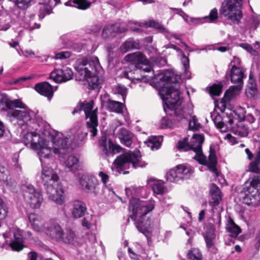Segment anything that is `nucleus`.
<instances>
[{
    "label": "nucleus",
    "instance_id": "f257e3e1",
    "mask_svg": "<svg viewBox=\"0 0 260 260\" xmlns=\"http://www.w3.org/2000/svg\"><path fill=\"white\" fill-rule=\"evenodd\" d=\"M155 207L154 201H143L136 198L129 201V209L132 212L130 217L135 221L138 230L148 237L152 232V221L147 215L152 211Z\"/></svg>",
    "mask_w": 260,
    "mask_h": 260
},
{
    "label": "nucleus",
    "instance_id": "f03ea898",
    "mask_svg": "<svg viewBox=\"0 0 260 260\" xmlns=\"http://www.w3.org/2000/svg\"><path fill=\"white\" fill-rule=\"evenodd\" d=\"M174 73L170 71H165L154 75V79L160 86L158 92L164 102V110L167 107L171 108L175 103H178L179 92L177 87L178 85L173 83Z\"/></svg>",
    "mask_w": 260,
    "mask_h": 260
},
{
    "label": "nucleus",
    "instance_id": "7ed1b4c3",
    "mask_svg": "<svg viewBox=\"0 0 260 260\" xmlns=\"http://www.w3.org/2000/svg\"><path fill=\"white\" fill-rule=\"evenodd\" d=\"M41 178L49 199L57 205L64 204L66 201L64 191L58 175L53 169L43 167Z\"/></svg>",
    "mask_w": 260,
    "mask_h": 260
},
{
    "label": "nucleus",
    "instance_id": "20e7f679",
    "mask_svg": "<svg viewBox=\"0 0 260 260\" xmlns=\"http://www.w3.org/2000/svg\"><path fill=\"white\" fill-rule=\"evenodd\" d=\"M204 141V137L201 135H194L189 143L190 149L196 153L193 158L200 164L206 165L215 177L220 176V173L216 168L217 159L214 151H210L208 157L207 158L202 153V145Z\"/></svg>",
    "mask_w": 260,
    "mask_h": 260
},
{
    "label": "nucleus",
    "instance_id": "39448f33",
    "mask_svg": "<svg viewBox=\"0 0 260 260\" xmlns=\"http://www.w3.org/2000/svg\"><path fill=\"white\" fill-rule=\"evenodd\" d=\"M22 140L25 146L37 152L42 165L43 159L49 158L52 156V151L49 146V141L41 138L37 133H27L23 136Z\"/></svg>",
    "mask_w": 260,
    "mask_h": 260
},
{
    "label": "nucleus",
    "instance_id": "423d86ee",
    "mask_svg": "<svg viewBox=\"0 0 260 260\" xmlns=\"http://www.w3.org/2000/svg\"><path fill=\"white\" fill-rule=\"evenodd\" d=\"M80 80H85L89 76L99 73L102 70L99 59L96 56L79 59L75 67Z\"/></svg>",
    "mask_w": 260,
    "mask_h": 260
},
{
    "label": "nucleus",
    "instance_id": "0eeeda50",
    "mask_svg": "<svg viewBox=\"0 0 260 260\" xmlns=\"http://www.w3.org/2000/svg\"><path fill=\"white\" fill-rule=\"evenodd\" d=\"M243 0H223L219 9V15L228 20L238 23L242 17Z\"/></svg>",
    "mask_w": 260,
    "mask_h": 260
},
{
    "label": "nucleus",
    "instance_id": "6e6552de",
    "mask_svg": "<svg viewBox=\"0 0 260 260\" xmlns=\"http://www.w3.org/2000/svg\"><path fill=\"white\" fill-rule=\"evenodd\" d=\"M94 101L91 100L89 102L84 101L79 104L75 108L73 111V114L83 110L87 119L86 125L91 133V136L94 137L97 135V126H98V121L97 116L98 108L93 109Z\"/></svg>",
    "mask_w": 260,
    "mask_h": 260
},
{
    "label": "nucleus",
    "instance_id": "1a4fd4ad",
    "mask_svg": "<svg viewBox=\"0 0 260 260\" xmlns=\"http://www.w3.org/2000/svg\"><path fill=\"white\" fill-rule=\"evenodd\" d=\"M258 185H260V176H254L250 182L244 184L243 191L247 204L253 206L260 205V192L257 188Z\"/></svg>",
    "mask_w": 260,
    "mask_h": 260
},
{
    "label": "nucleus",
    "instance_id": "9d476101",
    "mask_svg": "<svg viewBox=\"0 0 260 260\" xmlns=\"http://www.w3.org/2000/svg\"><path fill=\"white\" fill-rule=\"evenodd\" d=\"M141 156L139 153L131 151L124 153L117 156L113 162V166L118 172L128 169L142 167L140 165Z\"/></svg>",
    "mask_w": 260,
    "mask_h": 260
},
{
    "label": "nucleus",
    "instance_id": "9b49d317",
    "mask_svg": "<svg viewBox=\"0 0 260 260\" xmlns=\"http://www.w3.org/2000/svg\"><path fill=\"white\" fill-rule=\"evenodd\" d=\"M30 232L26 233L17 228H12L3 234L6 242H9V245L13 250L19 251L24 247V236L30 237Z\"/></svg>",
    "mask_w": 260,
    "mask_h": 260
},
{
    "label": "nucleus",
    "instance_id": "f8f14e48",
    "mask_svg": "<svg viewBox=\"0 0 260 260\" xmlns=\"http://www.w3.org/2000/svg\"><path fill=\"white\" fill-rule=\"evenodd\" d=\"M52 141L49 143L52 153L59 156L66 154L72 146L71 140L65 137L61 133L57 132L51 137Z\"/></svg>",
    "mask_w": 260,
    "mask_h": 260
},
{
    "label": "nucleus",
    "instance_id": "ddd939ff",
    "mask_svg": "<svg viewBox=\"0 0 260 260\" xmlns=\"http://www.w3.org/2000/svg\"><path fill=\"white\" fill-rule=\"evenodd\" d=\"M24 198L30 206L34 209L39 208L43 203V198L42 193L35 189L31 184H25L22 187Z\"/></svg>",
    "mask_w": 260,
    "mask_h": 260
},
{
    "label": "nucleus",
    "instance_id": "4468645a",
    "mask_svg": "<svg viewBox=\"0 0 260 260\" xmlns=\"http://www.w3.org/2000/svg\"><path fill=\"white\" fill-rule=\"evenodd\" d=\"M99 149L100 156L106 158L110 155L119 152L121 148L119 145L114 144L111 140H109L107 143V136L103 135L99 141Z\"/></svg>",
    "mask_w": 260,
    "mask_h": 260
},
{
    "label": "nucleus",
    "instance_id": "2eb2a0df",
    "mask_svg": "<svg viewBox=\"0 0 260 260\" xmlns=\"http://www.w3.org/2000/svg\"><path fill=\"white\" fill-rule=\"evenodd\" d=\"M7 115L11 120H16L19 125H23L35 118V113L26 107V108L21 110L10 111Z\"/></svg>",
    "mask_w": 260,
    "mask_h": 260
},
{
    "label": "nucleus",
    "instance_id": "dca6fc26",
    "mask_svg": "<svg viewBox=\"0 0 260 260\" xmlns=\"http://www.w3.org/2000/svg\"><path fill=\"white\" fill-rule=\"evenodd\" d=\"M178 103H175L173 107L171 108L167 107V110H164L167 114L172 115V113H169V111H174L175 115L179 119H187L189 117L191 116L193 113V105L192 104L188 103L183 107H180L181 100L178 95Z\"/></svg>",
    "mask_w": 260,
    "mask_h": 260
},
{
    "label": "nucleus",
    "instance_id": "f3484780",
    "mask_svg": "<svg viewBox=\"0 0 260 260\" xmlns=\"http://www.w3.org/2000/svg\"><path fill=\"white\" fill-rule=\"evenodd\" d=\"M125 59L131 62L136 69L142 70L145 72H149L152 68L149 64L148 60L141 52H135L128 54L125 57Z\"/></svg>",
    "mask_w": 260,
    "mask_h": 260
},
{
    "label": "nucleus",
    "instance_id": "a211bd4d",
    "mask_svg": "<svg viewBox=\"0 0 260 260\" xmlns=\"http://www.w3.org/2000/svg\"><path fill=\"white\" fill-rule=\"evenodd\" d=\"M80 184L84 191L96 194L99 191L98 180L94 177L82 175L79 180Z\"/></svg>",
    "mask_w": 260,
    "mask_h": 260
},
{
    "label": "nucleus",
    "instance_id": "6ab92c4d",
    "mask_svg": "<svg viewBox=\"0 0 260 260\" xmlns=\"http://www.w3.org/2000/svg\"><path fill=\"white\" fill-rule=\"evenodd\" d=\"M73 73L72 70L68 67L61 69H56L50 75V78L56 83L65 82L72 79Z\"/></svg>",
    "mask_w": 260,
    "mask_h": 260
},
{
    "label": "nucleus",
    "instance_id": "aec40b11",
    "mask_svg": "<svg viewBox=\"0 0 260 260\" xmlns=\"http://www.w3.org/2000/svg\"><path fill=\"white\" fill-rule=\"evenodd\" d=\"M101 105L103 107H106L111 112L117 113H121L123 112V105L119 102L111 100L107 94L101 96Z\"/></svg>",
    "mask_w": 260,
    "mask_h": 260
},
{
    "label": "nucleus",
    "instance_id": "412c9836",
    "mask_svg": "<svg viewBox=\"0 0 260 260\" xmlns=\"http://www.w3.org/2000/svg\"><path fill=\"white\" fill-rule=\"evenodd\" d=\"M125 30L124 23H116L112 25H107L103 30L102 37L105 39H109L114 37L115 33H122Z\"/></svg>",
    "mask_w": 260,
    "mask_h": 260
},
{
    "label": "nucleus",
    "instance_id": "4be33fe9",
    "mask_svg": "<svg viewBox=\"0 0 260 260\" xmlns=\"http://www.w3.org/2000/svg\"><path fill=\"white\" fill-rule=\"evenodd\" d=\"M28 218L35 231L38 232L44 231L45 229V221L41 215L32 213L28 215Z\"/></svg>",
    "mask_w": 260,
    "mask_h": 260
},
{
    "label": "nucleus",
    "instance_id": "5701e85b",
    "mask_svg": "<svg viewBox=\"0 0 260 260\" xmlns=\"http://www.w3.org/2000/svg\"><path fill=\"white\" fill-rule=\"evenodd\" d=\"M221 199V192L220 189L215 184H212L210 187L209 204L212 207H216Z\"/></svg>",
    "mask_w": 260,
    "mask_h": 260
},
{
    "label": "nucleus",
    "instance_id": "b1692460",
    "mask_svg": "<svg viewBox=\"0 0 260 260\" xmlns=\"http://www.w3.org/2000/svg\"><path fill=\"white\" fill-rule=\"evenodd\" d=\"M231 82L243 86V79L246 77L244 70L241 68H231L230 72Z\"/></svg>",
    "mask_w": 260,
    "mask_h": 260
},
{
    "label": "nucleus",
    "instance_id": "393cba45",
    "mask_svg": "<svg viewBox=\"0 0 260 260\" xmlns=\"http://www.w3.org/2000/svg\"><path fill=\"white\" fill-rule=\"evenodd\" d=\"M211 117L216 127L220 129L221 132H226L228 131L230 126L233 123V120L228 119V124L222 121L221 116L216 112H213L211 114Z\"/></svg>",
    "mask_w": 260,
    "mask_h": 260
},
{
    "label": "nucleus",
    "instance_id": "a878e982",
    "mask_svg": "<svg viewBox=\"0 0 260 260\" xmlns=\"http://www.w3.org/2000/svg\"><path fill=\"white\" fill-rule=\"evenodd\" d=\"M63 230L57 223H52L46 230V234L52 239L59 242L63 233Z\"/></svg>",
    "mask_w": 260,
    "mask_h": 260
},
{
    "label": "nucleus",
    "instance_id": "bb28decb",
    "mask_svg": "<svg viewBox=\"0 0 260 260\" xmlns=\"http://www.w3.org/2000/svg\"><path fill=\"white\" fill-rule=\"evenodd\" d=\"M85 204L80 200H74L72 202V214L76 218L82 217L86 212Z\"/></svg>",
    "mask_w": 260,
    "mask_h": 260
},
{
    "label": "nucleus",
    "instance_id": "cd10ccee",
    "mask_svg": "<svg viewBox=\"0 0 260 260\" xmlns=\"http://www.w3.org/2000/svg\"><path fill=\"white\" fill-rule=\"evenodd\" d=\"M116 136L120 140L121 144L127 147H130L132 145L133 135L127 129L124 128H119Z\"/></svg>",
    "mask_w": 260,
    "mask_h": 260
},
{
    "label": "nucleus",
    "instance_id": "c85d7f7f",
    "mask_svg": "<svg viewBox=\"0 0 260 260\" xmlns=\"http://www.w3.org/2000/svg\"><path fill=\"white\" fill-rule=\"evenodd\" d=\"M145 24L147 26L154 27L158 29L160 32L164 34L166 38L168 39H171L172 38H173L176 40L180 39V37L178 35L169 31L162 25L155 21L151 20L148 22H146Z\"/></svg>",
    "mask_w": 260,
    "mask_h": 260
},
{
    "label": "nucleus",
    "instance_id": "c756f323",
    "mask_svg": "<svg viewBox=\"0 0 260 260\" xmlns=\"http://www.w3.org/2000/svg\"><path fill=\"white\" fill-rule=\"evenodd\" d=\"M35 90L41 95L47 96L51 99L53 95L52 86L47 82H43L37 84L35 87Z\"/></svg>",
    "mask_w": 260,
    "mask_h": 260
},
{
    "label": "nucleus",
    "instance_id": "7c9ffc66",
    "mask_svg": "<svg viewBox=\"0 0 260 260\" xmlns=\"http://www.w3.org/2000/svg\"><path fill=\"white\" fill-rule=\"evenodd\" d=\"M215 237L216 235L215 234L214 229L212 227L209 229L204 236L206 246L208 250L214 253H215L217 251L215 245Z\"/></svg>",
    "mask_w": 260,
    "mask_h": 260
},
{
    "label": "nucleus",
    "instance_id": "2f4dec72",
    "mask_svg": "<svg viewBox=\"0 0 260 260\" xmlns=\"http://www.w3.org/2000/svg\"><path fill=\"white\" fill-rule=\"evenodd\" d=\"M60 242L72 245L78 244V237L74 232L71 230H66L61 236Z\"/></svg>",
    "mask_w": 260,
    "mask_h": 260
},
{
    "label": "nucleus",
    "instance_id": "473e14b6",
    "mask_svg": "<svg viewBox=\"0 0 260 260\" xmlns=\"http://www.w3.org/2000/svg\"><path fill=\"white\" fill-rule=\"evenodd\" d=\"M232 131L234 134L240 138L247 137L249 133L248 128L242 122H239L233 126Z\"/></svg>",
    "mask_w": 260,
    "mask_h": 260
},
{
    "label": "nucleus",
    "instance_id": "72a5a7b5",
    "mask_svg": "<svg viewBox=\"0 0 260 260\" xmlns=\"http://www.w3.org/2000/svg\"><path fill=\"white\" fill-rule=\"evenodd\" d=\"M177 169L181 180L188 178L193 172L192 168L187 164L178 165Z\"/></svg>",
    "mask_w": 260,
    "mask_h": 260
},
{
    "label": "nucleus",
    "instance_id": "f704fd0d",
    "mask_svg": "<svg viewBox=\"0 0 260 260\" xmlns=\"http://www.w3.org/2000/svg\"><path fill=\"white\" fill-rule=\"evenodd\" d=\"M78 161V159L76 156H69L64 162L67 171L75 172L79 169L80 166Z\"/></svg>",
    "mask_w": 260,
    "mask_h": 260
},
{
    "label": "nucleus",
    "instance_id": "c9c22d12",
    "mask_svg": "<svg viewBox=\"0 0 260 260\" xmlns=\"http://www.w3.org/2000/svg\"><path fill=\"white\" fill-rule=\"evenodd\" d=\"M226 230L232 237L236 238L241 233V229L236 225L233 220L229 218L226 224Z\"/></svg>",
    "mask_w": 260,
    "mask_h": 260
},
{
    "label": "nucleus",
    "instance_id": "e433bc0d",
    "mask_svg": "<svg viewBox=\"0 0 260 260\" xmlns=\"http://www.w3.org/2000/svg\"><path fill=\"white\" fill-rule=\"evenodd\" d=\"M95 0H92L93 2ZM90 2L87 0H69L65 3L67 6H72L81 9H86L90 6Z\"/></svg>",
    "mask_w": 260,
    "mask_h": 260
},
{
    "label": "nucleus",
    "instance_id": "4c0bfd02",
    "mask_svg": "<svg viewBox=\"0 0 260 260\" xmlns=\"http://www.w3.org/2000/svg\"><path fill=\"white\" fill-rule=\"evenodd\" d=\"M5 105L9 109L13 108L25 109L26 108V105L20 99L11 100L8 96Z\"/></svg>",
    "mask_w": 260,
    "mask_h": 260
},
{
    "label": "nucleus",
    "instance_id": "58836bf2",
    "mask_svg": "<svg viewBox=\"0 0 260 260\" xmlns=\"http://www.w3.org/2000/svg\"><path fill=\"white\" fill-rule=\"evenodd\" d=\"M243 86L241 85H236L231 86L224 93V98L228 100L234 98L239 94Z\"/></svg>",
    "mask_w": 260,
    "mask_h": 260
},
{
    "label": "nucleus",
    "instance_id": "ea45409f",
    "mask_svg": "<svg viewBox=\"0 0 260 260\" xmlns=\"http://www.w3.org/2000/svg\"><path fill=\"white\" fill-rule=\"evenodd\" d=\"M139 47L138 43L132 39H129L121 45L120 50L122 52H126L133 49H137Z\"/></svg>",
    "mask_w": 260,
    "mask_h": 260
},
{
    "label": "nucleus",
    "instance_id": "a19ab883",
    "mask_svg": "<svg viewBox=\"0 0 260 260\" xmlns=\"http://www.w3.org/2000/svg\"><path fill=\"white\" fill-rule=\"evenodd\" d=\"M259 164H260V155H257L255 158L254 161H251L249 163L247 169L246 171L252 172L255 174H259L260 173V168H259Z\"/></svg>",
    "mask_w": 260,
    "mask_h": 260
},
{
    "label": "nucleus",
    "instance_id": "79ce46f5",
    "mask_svg": "<svg viewBox=\"0 0 260 260\" xmlns=\"http://www.w3.org/2000/svg\"><path fill=\"white\" fill-rule=\"evenodd\" d=\"M152 188L154 193L158 194H163L166 189L164 182L161 180L154 181Z\"/></svg>",
    "mask_w": 260,
    "mask_h": 260
},
{
    "label": "nucleus",
    "instance_id": "37998d69",
    "mask_svg": "<svg viewBox=\"0 0 260 260\" xmlns=\"http://www.w3.org/2000/svg\"><path fill=\"white\" fill-rule=\"evenodd\" d=\"M180 178L177 167L175 169H171L166 173V179L169 181L176 182L181 180Z\"/></svg>",
    "mask_w": 260,
    "mask_h": 260
},
{
    "label": "nucleus",
    "instance_id": "c03bdc74",
    "mask_svg": "<svg viewBox=\"0 0 260 260\" xmlns=\"http://www.w3.org/2000/svg\"><path fill=\"white\" fill-rule=\"evenodd\" d=\"M187 257L189 260H202V254L198 248H193L188 251Z\"/></svg>",
    "mask_w": 260,
    "mask_h": 260
},
{
    "label": "nucleus",
    "instance_id": "a18cd8bd",
    "mask_svg": "<svg viewBox=\"0 0 260 260\" xmlns=\"http://www.w3.org/2000/svg\"><path fill=\"white\" fill-rule=\"evenodd\" d=\"M147 146L151 150L158 149L161 145L159 138L156 137H150L145 142Z\"/></svg>",
    "mask_w": 260,
    "mask_h": 260
},
{
    "label": "nucleus",
    "instance_id": "49530a36",
    "mask_svg": "<svg viewBox=\"0 0 260 260\" xmlns=\"http://www.w3.org/2000/svg\"><path fill=\"white\" fill-rule=\"evenodd\" d=\"M39 11V17L40 19H42L46 15H48L52 13L50 6L44 4L40 5Z\"/></svg>",
    "mask_w": 260,
    "mask_h": 260
},
{
    "label": "nucleus",
    "instance_id": "de8ad7c7",
    "mask_svg": "<svg viewBox=\"0 0 260 260\" xmlns=\"http://www.w3.org/2000/svg\"><path fill=\"white\" fill-rule=\"evenodd\" d=\"M260 23L259 18L257 16H252L247 21V27L250 29H255Z\"/></svg>",
    "mask_w": 260,
    "mask_h": 260
},
{
    "label": "nucleus",
    "instance_id": "09e8293b",
    "mask_svg": "<svg viewBox=\"0 0 260 260\" xmlns=\"http://www.w3.org/2000/svg\"><path fill=\"white\" fill-rule=\"evenodd\" d=\"M97 74H93L89 76L88 79H85L90 85H91L92 88L95 89L99 87L100 84V81L99 78L97 76Z\"/></svg>",
    "mask_w": 260,
    "mask_h": 260
},
{
    "label": "nucleus",
    "instance_id": "8fccbe9b",
    "mask_svg": "<svg viewBox=\"0 0 260 260\" xmlns=\"http://www.w3.org/2000/svg\"><path fill=\"white\" fill-rule=\"evenodd\" d=\"M181 62L183 66L184 73L187 78H190V73L188 71L189 68V58L186 57L184 54H183L181 58Z\"/></svg>",
    "mask_w": 260,
    "mask_h": 260
},
{
    "label": "nucleus",
    "instance_id": "3c124183",
    "mask_svg": "<svg viewBox=\"0 0 260 260\" xmlns=\"http://www.w3.org/2000/svg\"><path fill=\"white\" fill-rule=\"evenodd\" d=\"M191 119L189 120L188 127L189 129L196 131L199 129L201 127V124L198 122V120L196 116L191 115Z\"/></svg>",
    "mask_w": 260,
    "mask_h": 260
},
{
    "label": "nucleus",
    "instance_id": "603ef678",
    "mask_svg": "<svg viewBox=\"0 0 260 260\" xmlns=\"http://www.w3.org/2000/svg\"><path fill=\"white\" fill-rule=\"evenodd\" d=\"M218 18V13L216 8H214L211 10L209 16H205L204 19L206 22L212 23L214 22Z\"/></svg>",
    "mask_w": 260,
    "mask_h": 260
},
{
    "label": "nucleus",
    "instance_id": "864d4df0",
    "mask_svg": "<svg viewBox=\"0 0 260 260\" xmlns=\"http://www.w3.org/2000/svg\"><path fill=\"white\" fill-rule=\"evenodd\" d=\"M222 85L221 84H214L210 88L209 93L211 95L219 96L221 92Z\"/></svg>",
    "mask_w": 260,
    "mask_h": 260
},
{
    "label": "nucleus",
    "instance_id": "5fc2aeb1",
    "mask_svg": "<svg viewBox=\"0 0 260 260\" xmlns=\"http://www.w3.org/2000/svg\"><path fill=\"white\" fill-rule=\"evenodd\" d=\"M239 110L240 111V114H241V115L239 116L240 119H242L244 118L246 121L249 122L250 123L254 122L255 118L252 114H248L245 116L244 109L240 108H239Z\"/></svg>",
    "mask_w": 260,
    "mask_h": 260
},
{
    "label": "nucleus",
    "instance_id": "6e6d98bb",
    "mask_svg": "<svg viewBox=\"0 0 260 260\" xmlns=\"http://www.w3.org/2000/svg\"><path fill=\"white\" fill-rule=\"evenodd\" d=\"M188 138H185L182 141L178 142L177 147L179 149H183L184 151L190 150L189 143H187Z\"/></svg>",
    "mask_w": 260,
    "mask_h": 260
},
{
    "label": "nucleus",
    "instance_id": "4d7b16f0",
    "mask_svg": "<svg viewBox=\"0 0 260 260\" xmlns=\"http://www.w3.org/2000/svg\"><path fill=\"white\" fill-rule=\"evenodd\" d=\"M32 0H14L15 4L21 9L28 8Z\"/></svg>",
    "mask_w": 260,
    "mask_h": 260
},
{
    "label": "nucleus",
    "instance_id": "13d9d810",
    "mask_svg": "<svg viewBox=\"0 0 260 260\" xmlns=\"http://www.w3.org/2000/svg\"><path fill=\"white\" fill-rule=\"evenodd\" d=\"M8 178L7 169L4 166L0 165V181L5 182Z\"/></svg>",
    "mask_w": 260,
    "mask_h": 260
},
{
    "label": "nucleus",
    "instance_id": "bf43d9fd",
    "mask_svg": "<svg viewBox=\"0 0 260 260\" xmlns=\"http://www.w3.org/2000/svg\"><path fill=\"white\" fill-rule=\"evenodd\" d=\"M19 157V153H18L14 154L12 157V162L13 163V166H14L17 171H19L21 169V166L18 163Z\"/></svg>",
    "mask_w": 260,
    "mask_h": 260
},
{
    "label": "nucleus",
    "instance_id": "052dcab7",
    "mask_svg": "<svg viewBox=\"0 0 260 260\" xmlns=\"http://www.w3.org/2000/svg\"><path fill=\"white\" fill-rule=\"evenodd\" d=\"M215 107L218 109L220 111L223 112L226 107V102L224 99L217 101L215 103Z\"/></svg>",
    "mask_w": 260,
    "mask_h": 260
},
{
    "label": "nucleus",
    "instance_id": "680f3d73",
    "mask_svg": "<svg viewBox=\"0 0 260 260\" xmlns=\"http://www.w3.org/2000/svg\"><path fill=\"white\" fill-rule=\"evenodd\" d=\"M117 92L122 96V99L123 101H124L127 93L126 88L123 85H118L117 86Z\"/></svg>",
    "mask_w": 260,
    "mask_h": 260
},
{
    "label": "nucleus",
    "instance_id": "e2e57ef3",
    "mask_svg": "<svg viewBox=\"0 0 260 260\" xmlns=\"http://www.w3.org/2000/svg\"><path fill=\"white\" fill-rule=\"evenodd\" d=\"M241 61L239 58L234 56L231 61L230 66L231 68H241L240 67Z\"/></svg>",
    "mask_w": 260,
    "mask_h": 260
},
{
    "label": "nucleus",
    "instance_id": "0e129e2a",
    "mask_svg": "<svg viewBox=\"0 0 260 260\" xmlns=\"http://www.w3.org/2000/svg\"><path fill=\"white\" fill-rule=\"evenodd\" d=\"M241 46L247 50L249 53L255 55L256 53V51L253 49L252 46L246 43H243L241 44Z\"/></svg>",
    "mask_w": 260,
    "mask_h": 260
},
{
    "label": "nucleus",
    "instance_id": "69168bd1",
    "mask_svg": "<svg viewBox=\"0 0 260 260\" xmlns=\"http://www.w3.org/2000/svg\"><path fill=\"white\" fill-rule=\"evenodd\" d=\"M71 53L70 52H61L56 53L55 55V58L56 59H63L67 58L70 56Z\"/></svg>",
    "mask_w": 260,
    "mask_h": 260
},
{
    "label": "nucleus",
    "instance_id": "338daca9",
    "mask_svg": "<svg viewBox=\"0 0 260 260\" xmlns=\"http://www.w3.org/2000/svg\"><path fill=\"white\" fill-rule=\"evenodd\" d=\"M99 176L101 177L102 182L104 185H106V183L109 181V176L105 173L103 172H100L99 173Z\"/></svg>",
    "mask_w": 260,
    "mask_h": 260
},
{
    "label": "nucleus",
    "instance_id": "774afa93",
    "mask_svg": "<svg viewBox=\"0 0 260 260\" xmlns=\"http://www.w3.org/2000/svg\"><path fill=\"white\" fill-rule=\"evenodd\" d=\"M254 240V246L257 249H258L260 247V231L257 234Z\"/></svg>",
    "mask_w": 260,
    "mask_h": 260
}]
</instances>
